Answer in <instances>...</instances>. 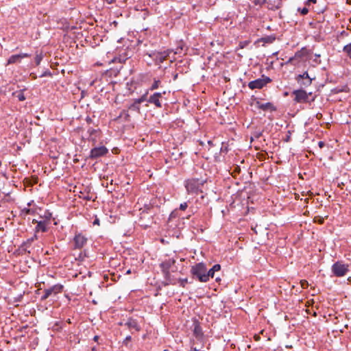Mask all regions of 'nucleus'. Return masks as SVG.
<instances>
[{"label": "nucleus", "instance_id": "obj_5", "mask_svg": "<svg viewBox=\"0 0 351 351\" xmlns=\"http://www.w3.org/2000/svg\"><path fill=\"white\" fill-rule=\"evenodd\" d=\"M271 82V79L267 76L262 75L261 78L256 79L248 83V87L251 90L261 89Z\"/></svg>", "mask_w": 351, "mask_h": 351}, {"label": "nucleus", "instance_id": "obj_26", "mask_svg": "<svg viewBox=\"0 0 351 351\" xmlns=\"http://www.w3.org/2000/svg\"><path fill=\"white\" fill-rule=\"evenodd\" d=\"M147 95H148V90L146 91V93L145 94H143L141 97L138 98V99H136V101H137V103H138L139 104H141V103L147 101Z\"/></svg>", "mask_w": 351, "mask_h": 351}, {"label": "nucleus", "instance_id": "obj_37", "mask_svg": "<svg viewBox=\"0 0 351 351\" xmlns=\"http://www.w3.org/2000/svg\"><path fill=\"white\" fill-rule=\"evenodd\" d=\"M86 121L88 124H91L93 123V119L90 117H87L86 118Z\"/></svg>", "mask_w": 351, "mask_h": 351}, {"label": "nucleus", "instance_id": "obj_36", "mask_svg": "<svg viewBox=\"0 0 351 351\" xmlns=\"http://www.w3.org/2000/svg\"><path fill=\"white\" fill-rule=\"evenodd\" d=\"M241 171V168L239 167V166H236L234 167V170H233V172L234 173H239Z\"/></svg>", "mask_w": 351, "mask_h": 351}, {"label": "nucleus", "instance_id": "obj_3", "mask_svg": "<svg viewBox=\"0 0 351 351\" xmlns=\"http://www.w3.org/2000/svg\"><path fill=\"white\" fill-rule=\"evenodd\" d=\"M207 269L205 265H194L191 268V272L193 276H195L200 282H206L208 281L206 275Z\"/></svg>", "mask_w": 351, "mask_h": 351}, {"label": "nucleus", "instance_id": "obj_49", "mask_svg": "<svg viewBox=\"0 0 351 351\" xmlns=\"http://www.w3.org/2000/svg\"><path fill=\"white\" fill-rule=\"evenodd\" d=\"M142 226H145V227L149 226L147 224H142Z\"/></svg>", "mask_w": 351, "mask_h": 351}, {"label": "nucleus", "instance_id": "obj_4", "mask_svg": "<svg viewBox=\"0 0 351 351\" xmlns=\"http://www.w3.org/2000/svg\"><path fill=\"white\" fill-rule=\"evenodd\" d=\"M315 79V77H311L308 74V71H304L302 74H299L295 76V80L300 85V88H306L311 85L313 80Z\"/></svg>", "mask_w": 351, "mask_h": 351}, {"label": "nucleus", "instance_id": "obj_27", "mask_svg": "<svg viewBox=\"0 0 351 351\" xmlns=\"http://www.w3.org/2000/svg\"><path fill=\"white\" fill-rule=\"evenodd\" d=\"M160 83L161 82L159 80L154 79V83L152 84L151 87L149 88V90H154L155 89H157L159 87Z\"/></svg>", "mask_w": 351, "mask_h": 351}, {"label": "nucleus", "instance_id": "obj_50", "mask_svg": "<svg viewBox=\"0 0 351 351\" xmlns=\"http://www.w3.org/2000/svg\"><path fill=\"white\" fill-rule=\"evenodd\" d=\"M216 280L219 281V280H220V279L219 278H216Z\"/></svg>", "mask_w": 351, "mask_h": 351}, {"label": "nucleus", "instance_id": "obj_32", "mask_svg": "<svg viewBox=\"0 0 351 351\" xmlns=\"http://www.w3.org/2000/svg\"><path fill=\"white\" fill-rule=\"evenodd\" d=\"M300 284H301V287L303 288V289H306L308 287V283L306 280H302L300 281Z\"/></svg>", "mask_w": 351, "mask_h": 351}, {"label": "nucleus", "instance_id": "obj_21", "mask_svg": "<svg viewBox=\"0 0 351 351\" xmlns=\"http://www.w3.org/2000/svg\"><path fill=\"white\" fill-rule=\"evenodd\" d=\"M128 109L140 112V104L134 99V102L128 106Z\"/></svg>", "mask_w": 351, "mask_h": 351}, {"label": "nucleus", "instance_id": "obj_18", "mask_svg": "<svg viewBox=\"0 0 351 351\" xmlns=\"http://www.w3.org/2000/svg\"><path fill=\"white\" fill-rule=\"evenodd\" d=\"M193 334L197 339L201 340L202 339L203 332L202 328L198 324H196L195 326Z\"/></svg>", "mask_w": 351, "mask_h": 351}, {"label": "nucleus", "instance_id": "obj_43", "mask_svg": "<svg viewBox=\"0 0 351 351\" xmlns=\"http://www.w3.org/2000/svg\"><path fill=\"white\" fill-rule=\"evenodd\" d=\"M36 238V235H34L32 238L29 239L27 240V243H32V241H34V240Z\"/></svg>", "mask_w": 351, "mask_h": 351}, {"label": "nucleus", "instance_id": "obj_23", "mask_svg": "<svg viewBox=\"0 0 351 351\" xmlns=\"http://www.w3.org/2000/svg\"><path fill=\"white\" fill-rule=\"evenodd\" d=\"M276 40V37L273 35L267 36L261 38V41L265 43H272Z\"/></svg>", "mask_w": 351, "mask_h": 351}, {"label": "nucleus", "instance_id": "obj_51", "mask_svg": "<svg viewBox=\"0 0 351 351\" xmlns=\"http://www.w3.org/2000/svg\"><path fill=\"white\" fill-rule=\"evenodd\" d=\"M164 351H168V350H165Z\"/></svg>", "mask_w": 351, "mask_h": 351}, {"label": "nucleus", "instance_id": "obj_33", "mask_svg": "<svg viewBox=\"0 0 351 351\" xmlns=\"http://www.w3.org/2000/svg\"><path fill=\"white\" fill-rule=\"evenodd\" d=\"M214 272L218 271L221 269V265H214V266L211 268Z\"/></svg>", "mask_w": 351, "mask_h": 351}, {"label": "nucleus", "instance_id": "obj_8", "mask_svg": "<svg viewBox=\"0 0 351 351\" xmlns=\"http://www.w3.org/2000/svg\"><path fill=\"white\" fill-rule=\"evenodd\" d=\"M88 239L82 233H77L75 235L73 240V250L82 249L84 245H86Z\"/></svg>", "mask_w": 351, "mask_h": 351}, {"label": "nucleus", "instance_id": "obj_12", "mask_svg": "<svg viewBox=\"0 0 351 351\" xmlns=\"http://www.w3.org/2000/svg\"><path fill=\"white\" fill-rule=\"evenodd\" d=\"M169 56V52L167 51H155L153 52L152 54H149V56L153 58L158 63L163 62Z\"/></svg>", "mask_w": 351, "mask_h": 351}, {"label": "nucleus", "instance_id": "obj_47", "mask_svg": "<svg viewBox=\"0 0 351 351\" xmlns=\"http://www.w3.org/2000/svg\"><path fill=\"white\" fill-rule=\"evenodd\" d=\"M346 3L349 5H351V0H346Z\"/></svg>", "mask_w": 351, "mask_h": 351}, {"label": "nucleus", "instance_id": "obj_30", "mask_svg": "<svg viewBox=\"0 0 351 351\" xmlns=\"http://www.w3.org/2000/svg\"><path fill=\"white\" fill-rule=\"evenodd\" d=\"M214 271L212 270V269H210L208 271L207 270L206 271V276H208V280H209L210 278H213L214 277Z\"/></svg>", "mask_w": 351, "mask_h": 351}, {"label": "nucleus", "instance_id": "obj_35", "mask_svg": "<svg viewBox=\"0 0 351 351\" xmlns=\"http://www.w3.org/2000/svg\"><path fill=\"white\" fill-rule=\"evenodd\" d=\"M22 212L25 214V215H29L32 213V210L29 209V208H24L22 210Z\"/></svg>", "mask_w": 351, "mask_h": 351}, {"label": "nucleus", "instance_id": "obj_9", "mask_svg": "<svg viewBox=\"0 0 351 351\" xmlns=\"http://www.w3.org/2000/svg\"><path fill=\"white\" fill-rule=\"evenodd\" d=\"M87 134H88L87 140L91 142L93 145H95L101 136V131L99 128H93L89 127L87 130Z\"/></svg>", "mask_w": 351, "mask_h": 351}, {"label": "nucleus", "instance_id": "obj_29", "mask_svg": "<svg viewBox=\"0 0 351 351\" xmlns=\"http://www.w3.org/2000/svg\"><path fill=\"white\" fill-rule=\"evenodd\" d=\"M298 10L301 13L302 15H306L308 12V9L307 8H298Z\"/></svg>", "mask_w": 351, "mask_h": 351}, {"label": "nucleus", "instance_id": "obj_1", "mask_svg": "<svg viewBox=\"0 0 351 351\" xmlns=\"http://www.w3.org/2000/svg\"><path fill=\"white\" fill-rule=\"evenodd\" d=\"M205 182L206 180L191 178L185 182V187L188 193L197 194L199 192H202L200 188Z\"/></svg>", "mask_w": 351, "mask_h": 351}, {"label": "nucleus", "instance_id": "obj_31", "mask_svg": "<svg viewBox=\"0 0 351 351\" xmlns=\"http://www.w3.org/2000/svg\"><path fill=\"white\" fill-rule=\"evenodd\" d=\"M249 43H250V41H248V40H245V41H243V42H240L239 47L241 49H243L245 47H246L247 45H249Z\"/></svg>", "mask_w": 351, "mask_h": 351}, {"label": "nucleus", "instance_id": "obj_24", "mask_svg": "<svg viewBox=\"0 0 351 351\" xmlns=\"http://www.w3.org/2000/svg\"><path fill=\"white\" fill-rule=\"evenodd\" d=\"M303 50H304V48L302 50L297 51L295 53V56L290 58L287 63H291L293 62V60H294V58H302L303 56V53H302Z\"/></svg>", "mask_w": 351, "mask_h": 351}, {"label": "nucleus", "instance_id": "obj_48", "mask_svg": "<svg viewBox=\"0 0 351 351\" xmlns=\"http://www.w3.org/2000/svg\"><path fill=\"white\" fill-rule=\"evenodd\" d=\"M130 117L129 114H128V113H126V114H125V119H128V117Z\"/></svg>", "mask_w": 351, "mask_h": 351}, {"label": "nucleus", "instance_id": "obj_28", "mask_svg": "<svg viewBox=\"0 0 351 351\" xmlns=\"http://www.w3.org/2000/svg\"><path fill=\"white\" fill-rule=\"evenodd\" d=\"M43 59V56L42 54H37L36 56L35 57V62H36V65H39L41 60Z\"/></svg>", "mask_w": 351, "mask_h": 351}, {"label": "nucleus", "instance_id": "obj_20", "mask_svg": "<svg viewBox=\"0 0 351 351\" xmlns=\"http://www.w3.org/2000/svg\"><path fill=\"white\" fill-rule=\"evenodd\" d=\"M12 95L16 97L19 101H24L25 99V97L23 94V90L14 92Z\"/></svg>", "mask_w": 351, "mask_h": 351}, {"label": "nucleus", "instance_id": "obj_2", "mask_svg": "<svg viewBox=\"0 0 351 351\" xmlns=\"http://www.w3.org/2000/svg\"><path fill=\"white\" fill-rule=\"evenodd\" d=\"M292 95L295 96L293 101L296 103H311L315 100V97L310 99V97L312 96V92L307 93L303 88L294 90Z\"/></svg>", "mask_w": 351, "mask_h": 351}, {"label": "nucleus", "instance_id": "obj_19", "mask_svg": "<svg viewBox=\"0 0 351 351\" xmlns=\"http://www.w3.org/2000/svg\"><path fill=\"white\" fill-rule=\"evenodd\" d=\"M282 2L280 0L277 1V3L276 4V1L272 3L270 1L267 2V8L269 10H276L279 9L281 7Z\"/></svg>", "mask_w": 351, "mask_h": 351}, {"label": "nucleus", "instance_id": "obj_7", "mask_svg": "<svg viewBox=\"0 0 351 351\" xmlns=\"http://www.w3.org/2000/svg\"><path fill=\"white\" fill-rule=\"evenodd\" d=\"M177 217V211L173 210L171 212V213L169 215L168 222H167V226H168V233L169 235L172 237H176V238H179L180 232L179 230H173V226H176V224H173V221L174 219Z\"/></svg>", "mask_w": 351, "mask_h": 351}, {"label": "nucleus", "instance_id": "obj_15", "mask_svg": "<svg viewBox=\"0 0 351 351\" xmlns=\"http://www.w3.org/2000/svg\"><path fill=\"white\" fill-rule=\"evenodd\" d=\"M30 56H31L30 54L27 53H22L20 54L12 55L8 60V64L20 62L22 58H28Z\"/></svg>", "mask_w": 351, "mask_h": 351}, {"label": "nucleus", "instance_id": "obj_34", "mask_svg": "<svg viewBox=\"0 0 351 351\" xmlns=\"http://www.w3.org/2000/svg\"><path fill=\"white\" fill-rule=\"evenodd\" d=\"M188 205H187V203L186 202H184V203H182L180 205V209L181 210H185L187 208Z\"/></svg>", "mask_w": 351, "mask_h": 351}, {"label": "nucleus", "instance_id": "obj_40", "mask_svg": "<svg viewBox=\"0 0 351 351\" xmlns=\"http://www.w3.org/2000/svg\"><path fill=\"white\" fill-rule=\"evenodd\" d=\"M318 145H319V147L320 148H323V147H324V145H325V143H324V142H323V141H319V142L318 143Z\"/></svg>", "mask_w": 351, "mask_h": 351}, {"label": "nucleus", "instance_id": "obj_41", "mask_svg": "<svg viewBox=\"0 0 351 351\" xmlns=\"http://www.w3.org/2000/svg\"><path fill=\"white\" fill-rule=\"evenodd\" d=\"M93 223V225H99V219L98 218H95Z\"/></svg>", "mask_w": 351, "mask_h": 351}, {"label": "nucleus", "instance_id": "obj_44", "mask_svg": "<svg viewBox=\"0 0 351 351\" xmlns=\"http://www.w3.org/2000/svg\"><path fill=\"white\" fill-rule=\"evenodd\" d=\"M130 340H131V337H130V336H128V337L125 339L124 341H125V342H127V341H130Z\"/></svg>", "mask_w": 351, "mask_h": 351}, {"label": "nucleus", "instance_id": "obj_11", "mask_svg": "<svg viewBox=\"0 0 351 351\" xmlns=\"http://www.w3.org/2000/svg\"><path fill=\"white\" fill-rule=\"evenodd\" d=\"M162 94H165V91H164L162 93H154L148 98L147 102L149 104H154L158 108H161L162 107Z\"/></svg>", "mask_w": 351, "mask_h": 351}, {"label": "nucleus", "instance_id": "obj_13", "mask_svg": "<svg viewBox=\"0 0 351 351\" xmlns=\"http://www.w3.org/2000/svg\"><path fill=\"white\" fill-rule=\"evenodd\" d=\"M256 106L263 111L274 112L276 110V106L271 102H267L265 104L261 103L259 101H256Z\"/></svg>", "mask_w": 351, "mask_h": 351}, {"label": "nucleus", "instance_id": "obj_45", "mask_svg": "<svg viewBox=\"0 0 351 351\" xmlns=\"http://www.w3.org/2000/svg\"><path fill=\"white\" fill-rule=\"evenodd\" d=\"M200 348H192L191 351H199Z\"/></svg>", "mask_w": 351, "mask_h": 351}, {"label": "nucleus", "instance_id": "obj_10", "mask_svg": "<svg viewBox=\"0 0 351 351\" xmlns=\"http://www.w3.org/2000/svg\"><path fill=\"white\" fill-rule=\"evenodd\" d=\"M108 153V149L104 145L95 147L90 152L89 158L90 159H97L101 156L106 155Z\"/></svg>", "mask_w": 351, "mask_h": 351}, {"label": "nucleus", "instance_id": "obj_22", "mask_svg": "<svg viewBox=\"0 0 351 351\" xmlns=\"http://www.w3.org/2000/svg\"><path fill=\"white\" fill-rule=\"evenodd\" d=\"M128 325L129 328L131 329H134L136 331L140 330L139 326L138 325L137 322L134 320L130 319L128 322Z\"/></svg>", "mask_w": 351, "mask_h": 351}, {"label": "nucleus", "instance_id": "obj_39", "mask_svg": "<svg viewBox=\"0 0 351 351\" xmlns=\"http://www.w3.org/2000/svg\"><path fill=\"white\" fill-rule=\"evenodd\" d=\"M317 0H308L306 3V5H309L311 3H315Z\"/></svg>", "mask_w": 351, "mask_h": 351}, {"label": "nucleus", "instance_id": "obj_14", "mask_svg": "<svg viewBox=\"0 0 351 351\" xmlns=\"http://www.w3.org/2000/svg\"><path fill=\"white\" fill-rule=\"evenodd\" d=\"M332 271L337 276H343L348 271L346 265H333Z\"/></svg>", "mask_w": 351, "mask_h": 351}, {"label": "nucleus", "instance_id": "obj_17", "mask_svg": "<svg viewBox=\"0 0 351 351\" xmlns=\"http://www.w3.org/2000/svg\"><path fill=\"white\" fill-rule=\"evenodd\" d=\"M34 223H37V226L36 227V231H42L43 232H47V222L46 221H37L36 219H34L32 221Z\"/></svg>", "mask_w": 351, "mask_h": 351}, {"label": "nucleus", "instance_id": "obj_6", "mask_svg": "<svg viewBox=\"0 0 351 351\" xmlns=\"http://www.w3.org/2000/svg\"><path fill=\"white\" fill-rule=\"evenodd\" d=\"M63 289L64 286L60 284H57L49 289H46L44 291L43 295L41 297V300H45L51 295H56L57 294L62 293Z\"/></svg>", "mask_w": 351, "mask_h": 351}, {"label": "nucleus", "instance_id": "obj_25", "mask_svg": "<svg viewBox=\"0 0 351 351\" xmlns=\"http://www.w3.org/2000/svg\"><path fill=\"white\" fill-rule=\"evenodd\" d=\"M343 51L347 54V56L351 58V43H349L344 46Z\"/></svg>", "mask_w": 351, "mask_h": 351}, {"label": "nucleus", "instance_id": "obj_38", "mask_svg": "<svg viewBox=\"0 0 351 351\" xmlns=\"http://www.w3.org/2000/svg\"><path fill=\"white\" fill-rule=\"evenodd\" d=\"M261 136H262V132H255V133H254V136H255L256 138H260Z\"/></svg>", "mask_w": 351, "mask_h": 351}, {"label": "nucleus", "instance_id": "obj_16", "mask_svg": "<svg viewBox=\"0 0 351 351\" xmlns=\"http://www.w3.org/2000/svg\"><path fill=\"white\" fill-rule=\"evenodd\" d=\"M73 256L75 258V261H80V262H90L92 261L89 257L86 255V252H74L73 254Z\"/></svg>", "mask_w": 351, "mask_h": 351}, {"label": "nucleus", "instance_id": "obj_42", "mask_svg": "<svg viewBox=\"0 0 351 351\" xmlns=\"http://www.w3.org/2000/svg\"><path fill=\"white\" fill-rule=\"evenodd\" d=\"M254 339L255 341H260L261 337H260L259 335H255L254 336Z\"/></svg>", "mask_w": 351, "mask_h": 351}, {"label": "nucleus", "instance_id": "obj_46", "mask_svg": "<svg viewBox=\"0 0 351 351\" xmlns=\"http://www.w3.org/2000/svg\"><path fill=\"white\" fill-rule=\"evenodd\" d=\"M99 339V337L98 336H95L94 337V341H97Z\"/></svg>", "mask_w": 351, "mask_h": 351}]
</instances>
